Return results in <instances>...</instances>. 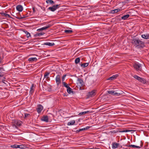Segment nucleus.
<instances>
[{"label":"nucleus","mask_w":149,"mask_h":149,"mask_svg":"<svg viewBox=\"0 0 149 149\" xmlns=\"http://www.w3.org/2000/svg\"><path fill=\"white\" fill-rule=\"evenodd\" d=\"M23 17H24V18L27 17L28 16L27 15H23Z\"/></svg>","instance_id":"43"},{"label":"nucleus","mask_w":149,"mask_h":149,"mask_svg":"<svg viewBox=\"0 0 149 149\" xmlns=\"http://www.w3.org/2000/svg\"><path fill=\"white\" fill-rule=\"evenodd\" d=\"M64 31L65 32L67 33H70L73 32L72 30H65Z\"/></svg>","instance_id":"31"},{"label":"nucleus","mask_w":149,"mask_h":149,"mask_svg":"<svg viewBox=\"0 0 149 149\" xmlns=\"http://www.w3.org/2000/svg\"><path fill=\"white\" fill-rule=\"evenodd\" d=\"M67 92L69 94L72 93L74 94V92L72 91V89L69 87L67 88Z\"/></svg>","instance_id":"16"},{"label":"nucleus","mask_w":149,"mask_h":149,"mask_svg":"<svg viewBox=\"0 0 149 149\" xmlns=\"http://www.w3.org/2000/svg\"><path fill=\"white\" fill-rule=\"evenodd\" d=\"M75 123V121L74 120H73L70 121V122L68 123V125H74Z\"/></svg>","instance_id":"28"},{"label":"nucleus","mask_w":149,"mask_h":149,"mask_svg":"<svg viewBox=\"0 0 149 149\" xmlns=\"http://www.w3.org/2000/svg\"><path fill=\"white\" fill-rule=\"evenodd\" d=\"M50 74L49 72H46L44 74V77L46 78H48V77H47L49 74Z\"/></svg>","instance_id":"35"},{"label":"nucleus","mask_w":149,"mask_h":149,"mask_svg":"<svg viewBox=\"0 0 149 149\" xmlns=\"http://www.w3.org/2000/svg\"><path fill=\"white\" fill-rule=\"evenodd\" d=\"M29 116H30V114H29L25 113L24 114V118H26Z\"/></svg>","instance_id":"37"},{"label":"nucleus","mask_w":149,"mask_h":149,"mask_svg":"<svg viewBox=\"0 0 149 149\" xmlns=\"http://www.w3.org/2000/svg\"><path fill=\"white\" fill-rule=\"evenodd\" d=\"M5 70L3 66L0 67V77H2L5 74Z\"/></svg>","instance_id":"8"},{"label":"nucleus","mask_w":149,"mask_h":149,"mask_svg":"<svg viewBox=\"0 0 149 149\" xmlns=\"http://www.w3.org/2000/svg\"><path fill=\"white\" fill-rule=\"evenodd\" d=\"M3 83H5V82H3Z\"/></svg>","instance_id":"52"},{"label":"nucleus","mask_w":149,"mask_h":149,"mask_svg":"<svg viewBox=\"0 0 149 149\" xmlns=\"http://www.w3.org/2000/svg\"><path fill=\"white\" fill-rule=\"evenodd\" d=\"M141 145L140 146H136L133 145H125L124 146H125L127 147H130L134 148H140L141 147H142L143 146V143L141 141H140Z\"/></svg>","instance_id":"5"},{"label":"nucleus","mask_w":149,"mask_h":149,"mask_svg":"<svg viewBox=\"0 0 149 149\" xmlns=\"http://www.w3.org/2000/svg\"><path fill=\"white\" fill-rule=\"evenodd\" d=\"M3 13V14L5 16H6V15H7V14L6 13Z\"/></svg>","instance_id":"46"},{"label":"nucleus","mask_w":149,"mask_h":149,"mask_svg":"<svg viewBox=\"0 0 149 149\" xmlns=\"http://www.w3.org/2000/svg\"><path fill=\"white\" fill-rule=\"evenodd\" d=\"M130 131L129 130H124L123 131H120V132H130Z\"/></svg>","instance_id":"38"},{"label":"nucleus","mask_w":149,"mask_h":149,"mask_svg":"<svg viewBox=\"0 0 149 149\" xmlns=\"http://www.w3.org/2000/svg\"><path fill=\"white\" fill-rule=\"evenodd\" d=\"M119 144L118 143H113L112 144V148L113 149H115L116 148H117L118 147V146H119Z\"/></svg>","instance_id":"20"},{"label":"nucleus","mask_w":149,"mask_h":149,"mask_svg":"<svg viewBox=\"0 0 149 149\" xmlns=\"http://www.w3.org/2000/svg\"><path fill=\"white\" fill-rule=\"evenodd\" d=\"M37 60V58L36 57H31L29 58L28 61H36Z\"/></svg>","instance_id":"25"},{"label":"nucleus","mask_w":149,"mask_h":149,"mask_svg":"<svg viewBox=\"0 0 149 149\" xmlns=\"http://www.w3.org/2000/svg\"><path fill=\"white\" fill-rule=\"evenodd\" d=\"M60 75L58 74L57 75L56 78L55 80L57 86L58 85L61 83V81L60 79Z\"/></svg>","instance_id":"7"},{"label":"nucleus","mask_w":149,"mask_h":149,"mask_svg":"<svg viewBox=\"0 0 149 149\" xmlns=\"http://www.w3.org/2000/svg\"><path fill=\"white\" fill-rule=\"evenodd\" d=\"M18 145H17V144H15L13 145H11V147L13 148H18Z\"/></svg>","instance_id":"34"},{"label":"nucleus","mask_w":149,"mask_h":149,"mask_svg":"<svg viewBox=\"0 0 149 149\" xmlns=\"http://www.w3.org/2000/svg\"><path fill=\"white\" fill-rule=\"evenodd\" d=\"M90 127L89 126H87L86 127H85V130H87Z\"/></svg>","instance_id":"45"},{"label":"nucleus","mask_w":149,"mask_h":149,"mask_svg":"<svg viewBox=\"0 0 149 149\" xmlns=\"http://www.w3.org/2000/svg\"><path fill=\"white\" fill-rule=\"evenodd\" d=\"M34 85L33 84H32V86H31L29 93L30 94H32L34 92V89H33Z\"/></svg>","instance_id":"22"},{"label":"nucleus","mask_w":149,"mask_h":149,"mask_svg":"<svg viewBox=\"0 0 149 149\" xmlns=\"http://www.w3.org/2000/svg\"><path fill=\"white\" fill-rule=\"evenodd\" d=\"M14 123L17 126H20L22 124V122L20 120H16L14 121Z\"/></svg>","instance_id":"15"},{"label":"nucleus","mask_w":149,"mask_h":149,"mask_svg":"<svg viewBox=\"0 0 149 149\" xmlns=\"http://www.w3.org/2000/svg\"><path fill=\"white\" fill-rule=\"evenodd\" d=\"M85 130V128H83L80 129L79 131H81L84 130Z\"/></svg>","instance_id":"44"},{"label":"nucleus","mask_w":149,"mask_h":149,"mask_svg":"<svg viewBox=\"0 0 149 149\" xmlns=\"http://www.w3.org/2000/svg\"><path fill=\"white\" fill-rule=\"evenodd\" d=\"M132 43L135 47L138 48H143L145 46L144 42L138 38H134L132 40Z\"/></svg>","instance_id":"1"},{"label":"nucleus","mask_w":149,"mask_h":149,"mask_svg":"<svg viewBox=\"0 0 149 149\" xmlns=\"http://www.w3.org/2000/svg\"><path fill=\"white\" fill-rule=\"evenodd\" d=\"M66 76V74H65L64 75H63L62 77V82H64L63 81H64L65 79V78Z\"/></svg>","instance_id":"39"},{"label":"nucleus","mask_w":149,"mask_h":149,"mask_svg":"<svg viewBox=\"0 0 149 149\" xmlns=\"http://www.w3.org/2000/svg\"><path fill=\"white\" fill-rule=\"evenodd\" d=\"M16 9L19 12H22L23 10V7L21 5H18L16 7Z\"/></svg>","instance_id":"13"},{"label":"nucleus","mask_w":149,"mask_h":149,"mask_svg":"<svg viewBox=\"0 0 149 149\" xmlns=\"http://www.w3.org/2000/svg\"><path fill=\"white\" fill-rule=\"evenodd\" d=\"M130 16V15L129 14H127L122 17H121V19H122L125 20H126Z\"/></svg>","instance_id":"19"},{"label":"nucleus","mask_w":149,"mask_h":149,"mask_svg":"<svg viewBox=\"0 0 149 149\" xmlns=\"http://www.w3.org/2000/svg\"><path fill=\"white\" fill-rule=\"evenodd\" d=\"M6 15V17H9V15H8V14H7Z\"/></svg>","instance_id":"49"},{"label":"nucleus","mask_w":149,"mask_h":149,"mask_svg":"<svg viewBox=\"0 0 149 149\" xmlns=\"http://www.w3.org/2000/svg\"><path fill=\"white\" fill-rule=\"evenodd\" d=\"M145 149H149V148H146Z\"/></svg>","instance_id":"51"},{"label":"nucleus","mask_w":149,"mask_h":149,"mask_svg":"<svg viewBox=\"0 0 149 149\" xmlns=\"http://www.w3.org/2000/svg\"><path fill=\"white\" fill-rule=\"evenodd\" d=\"M44 33L40 32L36 33L34 35L35 37H38L42 36L44 35Z\"/></svg>","instance_id":"24"},{"label":"nucleus","mask_w":149,"mask_h":149,"mask_svg":"<svg viewBox=\"0 0 149 149\" xmlns=\"http://www.w3.org/2000/svg\"><path fill=\"white\" fill-rule=\"evenodd\" d=\"M141 37L145 39H149V34H143L141 35Z\"/></svg>","instance_id":"17"},{"label":"nucleus","mask_w":149,"mask_h":149,"mask_svg":"<svg viewBox=\"0 0 149 149\" xmlns=\"http://www.w3.org/2000/svg\"><path fill=\"white\" fill-rule=\"evenodd\" d=\"M89 63H84L82 64H79L83 68H84L87 67L89 65Z\"/></svg>","instance_id":"18"},{"label":"nucleus","mask_w":149,"mask_h":149,"mask_svg":"<svg viewBox=\"0 0 149 149\" xmlns=\"http://www.w3.org/2000/svg\"><path fill=\"white\" fill-rule=\"evenodd\" d=\"M42 121L45 122H48V118L47 116H43L41 118Z\"/></svg>","instance_id":"12"},{"label":"nucleus","mask_w":149,"mask_h":149,"mask_svg":"<svg viewBox=\"0 0 149 149\" xmlns=\"http://www.w3.org/2000/svg\"><path fill=\"white\" fill-rule=\"evenodd\" d=\"M78 84L80 87H82L84 85V83L83 80L80 78L77 79Z\"/></svg>","instance_id":"6"},{"label":"nucleus","mask_w":149,"mask_h":149,"mask_svg":"<svg viewBox=\"0 0 149 149\" xmlns=\"http://www.w3.org/2000/svg\"><path fill=\"white\" fill-rule=\"evenodd\" d=\"M80 130V129H79V130H77L76 131V132H80V131H79Z\"/></svg>","instance_id":"47"},{"label":"nucleus","mask_w":149,"mask_h":149,"mask_svg":"<svg viewBox=\"0 0 149 149\" xmlns=\"http://www.w3.org/2000/svg\"><path fill=\"white\" fill-rule=\"evenodd\" d=\"M18 19H24V17H23L22 16L19 17L17 18Z\"/></svg>","instance_id":"41"},{"label":"nucleus","mask_w":149,"mask_h":149,"mask_svg":"<svg viewBox=\"0 0 149 149\" xmlns=\"http://www.w3.org/2000/svg\"><path fill=\"white\" fill-rule=\"evenodd\" d=\"M52 26V25H51L50 24H49L46 26H44L40 29H38L37 30V31H40V30H46V29L50 28Z\"/></svg>","instance_id":"11"},{"label":"nucleus","mask_w":149,"mask_h":149,"mask_svg":"<svg viewBox=\"0 0 149 149\" xmlns=\"http://www.w3.org/2000/svg\"><path fill=\"white\" fill-rule=\"evenodd\" d=\"M62 84H63V86L65 87L66 88H68V87H70L68 85V84H66L65 82H62Z\"/></svg>","instance_id":"33"},{"label":"nucleus","mask_w":149,"mask_h":149,"mask_svg":"<svg viewBox=\"0 0 149 149\" xmlns=\"http://www.w3.org/2000/svg\"><path fill=\"white\" fill-rule=\"evenodd\" d=\"M118 75L116 74L115 75L112 76L111 77H109L107 79L108 80H113L116 79L117 77H118Z\"/></svg>","instance_id":"14"},{"label":"nucleus","mask_w":149,"mask_h":149,"mask_svg":"<svg viewBox=\"0 0 149 149\" xmlns=\"http://www.w3.org/2000/svg\"><path fill=\"white\" fill-rule=\"evenodd\" d=\"M26 148V145H18V148L20 149H24Z\"/></svg>","instance_id":"26"},{"label":"nucleus","mask_w":149,"mask_h":149,"mask_svg":"<svg viewBox=\"0 0 149 149\" xmlns=\"http://www.w3.org/2000/svg\"><path fill=\"white\" fill-rule=\"evenodd\" d=\"M43 109V107L41 105L39 104L38 105L37 110L38 113H40Z\"/></svg>","instance_id":"10"},{"label":"nucleus","mask_w":149,"mask_h":149,"mask_svg":"<svg viewBox=\"0 0 149 149\" xmlns=\"http://www.w3.org/2000/svg\"><path fill=\"white\" fill-rule=\"evenodd\" d=\"M115 92V91H109L108 92V93L109 94L113 95H114V94Z\"/></svg>","instance_id":"36"},{"label":"nucleus","mask_w":149,"mask_h":149,"mask_svg":"<svg viewBox=\"0 0 149 149\" xmlns=\"http://www.w3.org/2000/svg\"><path fill=\"white\" fill-rule=\"evenodd\" d=\"M120 11V9H115L112 10L111 11V13H112L114 14L115 13H117Z\"/></svg>","instance_id":"27"},{"label":"nucleus","mask_w":149,"mask_h":149,"mask_svg":"<svg viewBox=\"0 0 149 149\" xmlns=\"http://www.w3.org/2000/svg\"><path fill=\"white\" fill-rule=\"evenodd\" d=\"M95 90H93L91 92H89L87 95L88 97L89 98L94 96L95 95Z\"/></svg>","instance_id":"9"},{"label":"nucleus","mask_w":149,"mask_h":149,"mask_svg":"<svg viewBox=\"0 0 149 149\" xmlns=\"http://www.w3.org/2000/svg\"><path fill=\"white\" fill-rule=\"evenodd\" d=\"M33 11L34 12L35 10V8H33Z\"/></svg>","instance_id":"50"},{"label":"nucleus","mask_w":149,"mask_h":149,"mask_svg":"<svg viewBox=\"0 0 149 149\" xmlns=\"http://www.w3.org/2000/svg\"><path fill=\"white\" fill-rule=\"evenodd\" d=\"M46 2L47 4L49 3L52 4H54V2L52 0H47L46 1Z\"/></svg>","instance_id":"23"},{"label":"nucleus","mask_w":149,"mask_h":149,"mask_svg":"<svg viewBox=\"0 0 149 149\" xmlns=\"http://www.w3.org/2000/svg\"><path fill=\"white\" fill-rule=\"evenodd\" d=\"M84 149H97L94 148H84Z\"/></svg>","instance_id":"48"},{"label":"nucleus","mask_w":149,"mask_h":149,"mask_svg":"<svg viewBox=\"0 0 149 149\" xmlns=\"http://www.w3.org/2000/svg\"><path fill=\"white\" fill-rule=\"evenodd\" d=\"M12 126L14 127H15V128H17V126L16 125L15 123V124H12Z\"/></svg>","instance_id":"42"},{"label":"nucleus","mask_w":149,"mask_h":149,"mask_svg":"<svg viewBox=\"0 0 149 149\" xmlns=\"http://www.w3.org/2000/svg\"><path fill=\"white\" fill-rule=\"evenodd\" d=\"M121 94L120 93L115 92L114 95L119 96Z\"/></svg>","instance_id":"40"},{"label":"nucleus","mask_w":149,"mask_h":149,"mask_svg":"<svg viewBox=\"0 0 149 149\" xmlns=\"http://www.w3.org/2000/svg\"><path fill=\"white\" fill-rule=\"evenodd\" d=\"M88 113H89V111H85L80 112L79 114L80 115H85Z\"/></svg>","instance_id":"29"},{"label":"nucleus","mask_w":149,"mask_h":149,"mask_svg":"<svg viewBox=\"0 0 149 149\" xmlns=\"http://www.w3.org/2000/svg\"><path fill=\"white\" fill-rule=\"evenodd\" d=\"M60 5V4H56L53 5L52 6L48 8V10L52 12H54L59 8Z\"/></svg>","instance_id":"2"},{"label":"nucleus","mask_w":149,"mask_h":149,"mask_svg":"<svg viewBox=\"0 0 149 149\" xmlns=\"http://www.w3.org/2000/svg\"><path fill=\"white\" fill-rule=\"evenodd\" d=\"M44 45H47L50 46H52L54 45V42H46L44 44Z\"/></svg>","instance_id":"21"},{"label":"nucleus","mask_w":149,"mask_h":149,"mask_svg":"<svg viewBox=\"0 0 149 149\" xmlns=\"http://www.w3.org/2000/svg\"><path fill=\"white\" fill-rule=\"evenodd\" d=\"M134 67L137 71H141L142 70L141 64L138 63L134 64Z\"/></svg>","instance_id":"3"},{"label":"nucleus","mask_w":149,"mask_h":149,"mask_svg":"<svg viewBox=\"0 0 149 149\" xmlns=\"http://www.w3.org/2000/svg\"><path fill=\"white\" fill-rule=\"evenodd\" d=\"M133 77L135 79L138 80L139 82L144 84L146 83V80L136 75H134Z\"/></svg>","instance_id":"4"},{"label":"nucleus","mask_w":149,"mask_h":149,"mask_svg":"<svg viewBox=\"0 0 149 149\" xmlns=\"http://www.w3.org/2000/svg\"><path fill=\"white\" fill-rule=\"evenodd\" d=\"M80 59L79 57H78L76 58L75 60V63L76 64H77L79 62Z\"/></svg>","instance_id":"30"},{"label":"nucleus","mask_w":149,"mask_h":149,"mask_svg":"<svg viewBox=\"0 0 149 149\" xmlns=\"http://www.w3.org/2000/svg\"><path fill=\"white\" fill-rule=\"evenodd\" d=\"M24 32L26 34V36L27 38H29L31 36L30 33L27 31H24Z\"/></svg>","instance_id":"32"}]
</instances>
